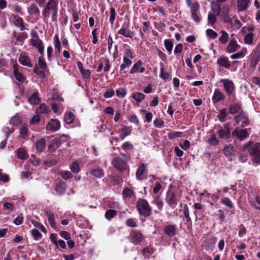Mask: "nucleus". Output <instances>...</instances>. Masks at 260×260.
Returning <instances> with one entry per match:
<instances>
[{
  "instance_id": "1",
  "label": "nucleus",
  "mask_w": 260,
  "mask_h": 260,
  "mask_svg": "<svg viewBox=\"0 0 260 260\" xmlns=\"http://www.w3.org/2000/svg\"><path fill=\"white\" fill-rule=\"evenodd\" d=\"M59 0H48L43 7L42 15L44 18L51 17L52 21L57 20Z\"/></svg>"
},
{
  "instance_id": "2",
  "label": "nucleus",
  "mask_w": 260,
  "mask_h": 260,
  "mask_svg": "<svg viewBox=\"0 0 260 260\" xmlns=\"http://www.w3.org/2000/svg\"><path fill=\"white\" fill-rule=\"evenodd\" d=\"M251 141H249L243 146V151L248 150L249 155L251 156V160L253 164L260 165V143L252 144Z\"/></svg>"
},
{
  "instance_id": "3",
  "label": "nucleus",
  "mask_w": 260,
  "mask_h": 260,
  "mask_svg": "<svg viewBox=\"0 0 260 260\" xmlns=\"http://www.w3.org/2000/svg\"><path fill=\"white\" fill-rule=\"evenodd\" d=\"M136 205L140 215L147 217L151 215L152 209L146 200L141 198L139 199Z\"/></svg>"
},
{
  "instance_id": "4",
  "label": "nucleus",
  "mask_w": 260,
  "mask_h": 260,
  "mask_svg": "<svg viewBox=\"0 0 260 260\" xmlns=\"http://www.w3.org/2000/svg\"><path fill=\"white\" fill-rule=\"evenodd\" d=\"M112 164L118 171L123 172L128 169V165L125 161L119 157H116L112 159Z\"/></svg>"
},
{
  "instance_id": "5",
  "label": "nucleus",
  "mask_w": 260,
  "mask_h": 260,
  "mask_svg": "<svg viewBox=\"0 0 260 260\" xmlns=\"http://www.w3.org/2000/svg\"><path fill=\"white\" fill-rule=\"evenodd\" d=\"M61 138H63L62 141H66L68 140L69 137L63 134L60 138H56L52 140L48 146V150L50 152H54L59 147L61 143Z\"/></svg>"
},
{
  "instance_id": "6",
  "label": "nucleus",
  "mask_w": 260,
  "mask_h": 260,
  "mask_svg": "<svg viewBox=\"0 0 260 260\" xmlns=\"http://www.w3.org/2000/svg\"><path fill=\"white\" fill-rule=\"evenodd\" d=\"M241 31L243 34H246L243 39L244 43L248 45L251 44L253 42L254 27L244 26L242 27Z\"/></svg>"
},
{
  "instance_id": "7",
  "label": "nucleus",
  "mask_w": 260,
  "mask_h": 260,
  "mask_svg": "<svg viewBox=\"0 0 260 260\" xmlns=\"http://www.w3.org/2000/svg\"><path fill=\"white\" fill-rule=\"evenodd\" d=\"M31 44L37 48L40 53H42L44 50V46L42 41L39 39L38 35L33 32L31 36Z\"/></svg>"
},
{
  "instance_id": "8",
  "label": "nucleus",
  "mask_w": 260,
  "mask_h": 260,
  "mask_svg": "<svg viewBox=\"0 0 260 260\" xmlns=\"http://www.w3.org/2000/svg\"><path fill=\"white\" fill-rule=\"evenodd\" d=\"M166 202L172 209H174L177 206L178 202L173 191L171 190L167 191L166 197Z\"/></svg>"
},
{
  "instance_id": "9",
  "label": "nucleus",
  "mask_w": 260,
  "mask_h": 260,
  "mask_svg": "<svg viewBox=\"0 0 260 260\" xmlns=\"http://www.w3.org/2000/svg\"><path fill=\"white\" fill-rule=\"evenodd\" d=\"M232 135L233 138H236L240 141L244 140L249 136L246 129H241L239 128H236L232 132Z\"/></svg>"
},
{
  "instance_id": "10",
  "label": "nucleus",
  "mask_w": 260,
  "mask_h": 260,
  "mask_svg": "<svg viewBox=\"0 0 260 260\" xmlns=\"http://www.w3.org/2000/svg\"><path fill=\"white\" fill-rule=\"evenodd\" d=\"M234 119L237 123L241 122L242 126L248 123V119L243 110H241L238 115L235 116Z\"/></svg>"
},
{
  "instance_id": "11",
  "label": "nucleus",
  "mask_w": 260,
  "mask_h": 260,
  "mask_svg": "<svg viewBox=\"0 0 260 260\" xmlns=\"http://www.w3.org/2000/svg\"><path fill=\"white\" fill-rule=\"evenodd\" d=\"M240 48L235 39H232L228 44L226 51L228 53H232L237 51Z\"/></svg>"
},
{
  "instance_id": "12",
  "label": "nucleus",
  "mask_w": 260,
  "mask_h": 260,
  "mask_svg": "<svg viewBox=\"0 0 260 260\" xmlns=\"http://www.w3.org/2000/svg\"><path fill=\"white\" fill-rule=\"evenodd\" d=\"M60 127L59 121L57 119H52L46 126V129L49 131H56Z\"/></svg>"
},
{
  "instance_id": "13",
  "label": "nucleus",
  "mask_w": 260,
  "mask_h": 260,
  "mask_svg": "<svg viewBox=\"0 0 260 260\" xmlns=\"http://www.w3.org/2000/svg\"><path fill=\"white\" fill-rule=\"evenodd\" d=\"M118 34L126 38H132L133 32L129 29V23L124 24L118 30Z\"/></svg>"
},
{
  "instance_id": "14",
  "label": "nucleus",
  "mask_w": 260,
  "mask_h": 260,
  "mask_svg": "<svg viewBox=\"0 0 260 260\" xmlns=\"http://www.w3.org/2000/svg\"><path fill=\"white\" fill-rule=\"evenodd\" d=\"M131 242L137 245L140 243L143 239V237L141 233L132 232L129 236Z\"/></svg>"
},
{
  "instance_id": "15",
  "label": "nucleus",
  "mask_w": 260,
  "mask_h": 260,
  "mask_svg": "<svg viewBox=\"0 0 260 260\" xmlns=\"http://www.w3.org/2000/svg\"><path fill=\"white\" fill-rule=\"evenodd\" d=\"M218 135L221 139H228L230 137V128L228 123H225L223 125V128L218 131Z\"/></svg>"
},
{
  "instance_id": "16",
  "label": "nucleus",
  "mask_w": 260,
  "mask_h": 260,
  "mask_svg": "<svg viewBox=\"0 0 260 260\" xmlns=\"http://www.w3.org/2000/svg\"><path fill=\"white\" fill-rule=\"evenodd\" d=\"M44 214L47 216L50 226L56 230L57 226L55 222L54 214L49 210H46L44 211Z\"/></svg>"
},
{
  "instance_id": "17",
  "label": "nucleus",
  "mask_w": 260,
  "mask_h": 260,
  "mask_svg": "<svg viewBox=\"0 0 260 260\" xmlns=\"http://www.w3.org/2000/svg\"><path fill=\"white\" fill-rule=\"evenodd\" d=\"M237 4L238 12L245 11L249 8L250 0H238Z\"/></svg>"
},
{
  "instance_id": "18",
  "label": "nucleus",
  "mask_w": 260,
  "mask_h": 260,
  "mask_svg": "<svg viewBox=\"0 0 260 260\" xmlns=\"http://www.w3.org/2000/svg\"><path fill=\"white\" fill-rule=\"evenodd\" d=\"M223 152L229 160L232 161L235 159L236 156L233 153V148L231 145L225 146Z\"/></svg>"
},
{
  "instance_id": "19",
  "label": "nucleus",
  "mask_w": 260,
  "mask_h": 260,
  "mask_svg": "<svg viewBox=\"0 0 260 260\" xmlns=\"http://www.w3.org/2000/svg\"><path fill=\"white\" fill-rule=\"evenodd\" d=\"M224 89L228 94H231L234 90V84L229 79L222 80Z\"/></svg>"
},
{
  "instance_id": "20",
  "label": "nucleus",
  "mask_w": 260,
  "mask_h": 260,
  "mask_svg": "<svg viewBox=\"0 0 260 260\" xmlns=\"http://www.w3.org/2000/svg\"><path fill=\"white\" fill-rule=\"evenodd\" d=\"M164 232L168 236L172 237L176 234V227L173 225H167L164 227Z\"/></svg>"
},
{
  "instance_id": "21",
  "label": "nucleus",
  "mask_w": 260,
  "mask_h": 260,
  "mask_svg": "<svg viewBox=\"0 0 260 260\" xmlns=\"http://www.w3.org/2000/svg\"><path fill=\"white\" fill-rule=\"evenodd\" d=\"M229 9L228 7L224 6L221 9L220 15L225 23H228L231 18L229 16Z\"/></svg>"
},
{
  "instance_id": "22",
  "label": "nucleus",
  "mask_w": 260,
  "mask_h": 260,
  "mask_svg": "<svg viewBox=\"0 0 260 260\" xmlns=\"http://www.w3.org/2000/svg\"><path fill=\"white\" fill-rule=\"evenodd\" d=\"M13 74L15 78L18 82L23 83L25 81V78L19 71L17 65L13 66Z\"/></svg>"
},
{
  "instance_id": "23",
  "label": "nucleus",
  "mask_w": 260,
  "mask_h": 260,
  "mask_svg": "<svg viewBox=\"0 0 260 260\" xmlns=\"http://www.w3.org/2000/svg\"><path fill=\"white\" fill-rule=\"evenodd\" d=\"M18 60L19 62L23 66H25L28 67H31L32 64L28 56L21 54L19 57Z\"/></svg>"
},
{
  "instance_id": "24",
  "label": "nucleus",
  "mask_w": 260,
  "mask_h": 260,
  "mask_svg": "<svg viewBox=\"0 0 260 260\" xmlns=\"http://www.w3.org/2000/svg\"><path fill=\"white\" fill-rule=\"evenodd\" d=\"M217 63L221 67H224L226 69H229L231 64L227 57L220 56L217 60Z\"/></svg>"
},
{
  "instance_id": "25",
  "label": "nucleus",
  "mask_w": 260,
  "mask_h": 260,
  "mask_svg": "<svg viewBox=\"0 0 260 260\" xmlns=\"http://www.w3.org/2000/svg\"><path fill=\"white\" fill-rule=\"evenodd\" d=\"M13 23L16 26L19 27L21 30H23L25 29L23 20L18 15L14 16Z\"/></svg>"
},
{
  "instance_id": "26",
  "label": "nucleus",
  "mask_w": 260,
  "mask_h": 260,
  "mask_svg": "<svg viewBox=\"0 0 260 260\" xmlns=\"http://www.w3.org/2000/svg\"><path fill=\"white\" fill-rule=\"evenodd\" d=\"M228 23L230 24L234 30H236L239 29L242 25L241 22L234 17L232 18H231Z\"/></svg>"
},
{
  "instance_id": "27",
  "label": "nucleus",
  "mask_w": 260,
  "mask_h": 260,
  "mask_svg": "<svg viewBox=\"0 0 260 260\" xmlns=\"http://www.w3.org/2000/svg\"><path fill=\"white\" fill-rule=\"evenodd\" d=\"M145 69L144 67H141V62L138 61L134 64L130 71V74H134L137 73H143Z\"/></svg>"
},
{
  "instance_id": "28",
  "label": "nucleus",
  "mask_w": 260,
  "mask_h": 260,
  "mask_svg": "<svg viewBox=\"0 0 260 260\" xmlns=\"http://www.w3.org/2000/svg\"><path fill=\"white\" fill-rule=\"evenodd\" d=\"M27 12L30 15H39L40 14V10L36 4H31L27 8Z\"/></svg>"
},
{
  "instance_id": "29",
  "label": "nucleus",
  "mask_w": 260,
  "mask_h": 260,
  "mask_svg": "<svg viewBox=\"0 0 260 260\" xmlns=\"http://www.w3.org/2000/svg\"><path fill=\"white\" fill-rule=\"evenodd\" d=\"M259 60L260 53L259 52H255L252 56V58L250 62V67L255 68Z\"/></svg>"
},
{
  "instance_id": "30",
  "label": "nucleus",
  "mask_w": 260,
  "mask_h": 260,
  "mask_svg": "<svg viewBox=\"0 0 260 260\" xmlns=\"http://www.w3.org/2000/svg\"><path fill=\"white\" fill-rule=\"evenodd\" d=\"M67 189V185L66 183L63 182H60L55 187L56 191L59 194H64Z\"/></svg>"
},
{
  "instance_id": "31",
  "label": "nucleus",
  "mask_w": 260,
  "mask_h": 260,
  "mask_svg": "<svg viewBox=\"0 0 260 260\" xmlns=\"http://www.w3.org/2000/svg\"><path fill=\"white\" fill-rule=\"evenodd\" d=\"M46 146V140L42 138L36 142V148L38 152H42Z\"/></svg>"
},
{
  "instance_id": "32",
  "label": "nucleus",
  "mask_w": 260,
  "mask_h": 260,
  "mask_svg": "<svg viewBox=\"0 0 260 260\" xmlns=\"http://www.w3.org/2000/svg\"><path fill=\"white\" fill-rule=\"evenodd\" d=\"M17 156L20 159H26L28 157L27 151L23 148H19L16 151Z\"/></svg>"
},
{
  "instance_id": "33",
  "label": "nucleus",
  "mask_w": 260,
  "mask_h": 260,
  "mask_svg": "<svg viewBox=\"0 0 260 260\" xmlns=\"http://www.w3.org/2000/svg\"><path fill=\"white\" fill-rule=\"evenodd\" d=\"M49 112L50 110L49 108L45 104H40L39 107L36 110V112L38 114H49Z\"/></svg>"
},
{
  "instance_id": "34",
  "label": "nucleus",
  "mask_w": 260,
  "mask_h": 260,
  "mask_svg": "<svg viewBox=\"0 0 260 260\" xmlns=\"http://www.w3.org/2000/svg\"><path fill=\"white\" fill-rule=\"evenodd\" d=\"M145 166L144 164L141 165L138 168L136 172L137 178L139 180H142L144 178V174L145 171Z\"/></svg>"
},
{
  "instance_id": "35",
  "label": "nucleus",
  "mask_w": 260,
  "mask_h": 260,
  "mask_svg": "<svg viewBox=\"0 0 260 260\" xmlns=\"http://www.w3.org/2000/svg\"><path fill=\"white\" fill-rule=\"evenodd\" d=\"M242 110L241 106L236 104H234L229 107V113L231 114H235L240 112Z\"/></svg>"
},
{
  "instance_id": "36",
  "label": "nucleus",
  "mask_w": 260,
  "mask_h": 260,
  "mask_svg": "<svg viewBox=\"0 0 260 260\" xmlns=\"http://www.w3.org/2000/svg\"><path fill=\"white\" fill-rule=\"evenodd\" d=\"M75 116L72 112L66 113L64 115V120L66 124H70L75 120Z\"/></svg>"
},
{
  "instance_id": "37",
  "label": "nucleus",
  "mask_w": 260,
  "mask_h": 260,
  "mask_svg": "<svg viewBox=\"0 0 260 260\" xmlns=\"http://www.w3.org/2000/svg\"><path fill=\"white\" fill-rule=\"evenodd\" d=\"M224 99V95L222 92H221L218 89L215 90L214 91L213 96L212 97V100L214 103H216Z\"/></svg>"
},
{
  "instance_id": "38",
  "label": "nucleus",
  "mask_w": 260,
  "mask_h": 260,
  "mask_svg": "<svg viewBox=\"0 0 260 260\" xmlns=\"http://www.w3.org/2000/svg\"><path fill=\"white\" fill-rule=\"evenodd\" d=\"M90 174L94 177L98 178L103 177L104 176V172L101 168H96L90 171Z\"/></svg>"
},
{
  "instance_id": "39",
  "label": "nucleus",
  "mask_w": 260,
  "mask_h": 260,
  "mask_svg": "<svg viewBox=\"0 0 260 260\" xmlns=\"http://www.w3.org/2000/svg\"><path fill=\"white\" fill-rule=\"evenodd\" d=\"M152 203L155 204L157 206L159 211H161L162 210L164 203L162 200L159 197H155L154 198V200L152 201Z\"/></svg>"
},
{
  "instance_id": "40",
  "label": "nucleus",
  "mask_w": 260,
  "mask_h": 260,
  "mask_svg": "<svg viewBox=\"0 0 260 260\" xmlns=\"http://www.w3.org/2000/svg\"><path fill=\"white\" fill-rule=\"evenodd\" d=\"M132 132L131 127L124 126L121 131V134L120 135V138L121 140H123L126 137L129 136Z\"/></svg>"
},
{
  "instance_id": "41",
  "label": "nucleus",
  "mask_w": 260,
  "mask_h": 260,
  "mask_svg": "<svg viewBox=\"0 0 260 260\" xmlns=\"http://www.w3.org/2000/svg\"><path fill=\"white\" fill-rule=\"evenodd\" d=\"M211 9L214 12L213 14L219 16L220 15L221 8L220 5L217 3H212L211 4Z\"/></svg>"
},
{
  "instance_id": "42",
  "label": "nucleus",
  "mask_w": 260,
  "mask_h": 260,
  "mask_svg": "<svg viewBox=\"0 0 260 260\" xmlns=\"http://www.w3.org/2000/svg\"><path fill=\"white\" fill-rule=\"evenodd\" d=\"M247 52L246 49H242L240 52L235 53L231 56V58L232 59H235L238 58H241L244 57Z\"/></svg>"
},
{
  "instance_id": "43",
  "label": "nucleus",
  "mask_w": 260,
  "mask_h": 260,
  "mask_svg": "<svg viewBox=\"0 0 260 260\" xmlns=\"http://www.w3.org/2000/svg\"><path fill=\"white\" fill-rule=\"evenodd\" d=\"M60 177L64 180H69L73 177V174L69 171L61 170L59 172Z\"/></svg>"
},
{
  "instance_id": "44",
  "label": "nucleus",
  "mask_w": 260,
  "mask_h": 260,
  "mask_svg": "<svg viewBox=\"0 0 260 260\" xmlns=\"http://www.w3.org/2000/svg\"><path fill=\"white\" fill-rule=\"evenodd\" d=\"M220 33L221 36L219 38V41L222 44H226L229 40L228 34L225 30H221Z\"/></svg>"
},
{
  "instance_id": "45",
  "label": "nucleus",
  "mask_w": 260,
  "mask_h": 260,
  "mask_svg": "<svg viewBox=\"0 0 260 260\" xmlns=\"http://www.w3.org/2000/svg\"><path fill=\"white\" fill-rule=\"evenodd\" d=\"M22 122L21 117L18 115H15L10 120V123L14 125H18Z\"/></svg>"
},
{
  "instance_id": "46",
  "label": "nucleus",
  "mask_w": 260,
  "mask_h": 260,
  "mask_svg": "<svg viewBox=\"0 0 260 260\" xmlns=\"http://www.w3.org/2000/svg\"><path fill=\"white\" fill-rule=\"evenodd\" d=\"M40 99L38 97V93H34L28 99V102L31 105H36L40 101Z\"/></svg>"
},
{
  "instance_id": "47",
  "label": "nucleus",
  "mask_w": 260,
  "mask_h": 260,
  "mask_svg": "<svg viewBox=\"0 0 260 260\" xmlns=\"http://www.w3.org/2000/svg\"><path fill=\"white\" fill-rule=\"evenodd\" d=\"M71 171L77 174L80 171V168L78 162L76 161H73L70 167Z\"/></svg>"
},
{
  "instance_id": "48",
  "label": "nucleus",
  "mask_w": 260,
  "mask_h": 260,
  "mask_svg": "<svg viewBox=\"0 0 260 260\" xmlns=\"http://www.w3.org/2000/svg\"><path fill=\"white\" fill-rule=\"evenodd\" d=\"M134 194V192L131 189L127 187L125 188L122 192V195L123 198H130Z\"/></svg>"
},
{
  "instance_id": "49",
  "label": "nucleus",
  "mask_w": 260,
  "mask_h": 260,
  "mask_svg": "<svg viewBox=\"0 0 260 260\" xmlns=\"http://www.w3.org/2000/svg\"><path fill=\"white\" fill-rule=\"evenodd\" d=\"M164 44L169 54H171L173 47V44L172 42L169 39H167L165 40Z\"/></svg>"
},
{
  "instance_id": "50",
  "label": "nucleus",
  "mask_w": 260,
  "mask_h": 260,
  "mask_svg": "<svg viewBox=\"0 0 260 260\" xmlns=\"http://www.w3.org/2000/svg\"><path fill=\"white\" fill-rule=\"evenodd\" d=\"M227 116L226 109H222L220 110L218 118L221 122H224L226 120V117Z\"/></svg>"
},
{
  "instance_id": "51",
  "label": "nucleus",
  "mask_w": 260,
  "mask_h": 260,
  "mask_svg": "<svg viewBox=\"0 0 260 260\" xmlns=\"http://www.w3.org/2000/svg\"><path fill=\"white\" fill-rule=\"evenodd\" d=\"M117 214V212L113 209H109L106 212L105 217L108 220H111Z\"/></svg>"
},
{
  "instance_id": "52",
  "label": "nucleus",
  "mask_w": 260,
  "mask_h": 260,
  "mask_svg": "<svg viewBox=\"0 0 260 260\" xmlns=\"http://www.w3.org/2000/svg\"><path fill=\"white\" fill-rule=\"evenodd\" d=\"M132 97L138 102H141L145 98V95L141 92H136Z\"/></svg>"
},
{
  "instance_id": "53",
  "label": "nucleus",
  "mask_w": 260,
  "mask_h": 260,
  "mask_svg": "<svg viewBox=\"0 0 260 260\" xmlns=\"http://www.w3.org/2000/svg\"><path fill=\"white\" fill-rule=\"evenodd\" d=\"M217 16L213 13L211 12L209 13L208 15V23L211 25H213L216 22L217 18L216 17Z\"/></svg>"
},
{
  "instance_id": "54",
  "label": "nucleus",
  "mask_w": 260,
  "mask_h": 260,
  "mask_svg": "<svg viewBox=\"0 0 260 260\" xmlns=\"http://www.w3.org/2000/svg\"><path fill=\"white\" fill-rule=\"evenodd\" d=\"M28 132V125L26 124H23L21 129L20 132V136L21 138H25Z\"/></svg>"
},
{
  "instance_id": "55",
  "label": "nucleus",
  "mask_w": 260,
  "mask_h": 260,
  "mask_svg": "<svg viewBox=\"0 0 260 260\" xmlns=\"http://www.w3.org/2000/svg\"><path fill=\"white\" fill-rule=\"evenodd\" d=\"M61 48L60 41L58 35L55 36V49L56 52L60 53Z\"/></svg>"
},
{
  "instance_id": "56",
  "label": "nucleus",
  "mask_w": 260,
  "mask_h": 260,
  "mask_svg": "<svg viewBox=\"0 0 260 260\" xmlns=\"http://www.w3.org/2000/svg\"><path fill=\"white\" fill-rule=\"evenodd\" d=\"M30 233L35 240H38L42 238V234L37 229H34L31 230Z\"/></svg>"
},
{
  "instance_id": "57",
  "label": "nucleus",
  "mask_w": 260,
  "mask_h": 260,
  "mask_svg": "<svg viewBox=\"0 0 260 260\" xmlns=\"http://www.w3.org/2000/svg\"><path fill=\"white\" fill-rule=\"evenodd\" d=\"M221 202L223 205L226 206L229 208L231 209L233 208V204L229 198L225 197L223 198Z\"/></svg>"
},
{
  "instance_id": "58",
  "label": "nucleus",
  "mask_w": 260,
  "mask_h": 260,
  "mask_svg": "<svg viewBox=\"0 0 260 260\" xmlns=\"http://www.w3.org/2000/svg\"><path fill=\"white\" fill-rule=\"evenodd\" d=\"M206 35L208 37L212 39H215L218 36V34L211 29H207Z\"/></svg>"
},
{
  "instance_id": "59",
  "label": "nucleus",
  "mask_w": 260,
  "mask_h": 260,
  "mask_svg": "<svg viewBox=\"0 0 260 260\" xmlns=\"http://www.w3.org/2000/svg\"><path fill=\"white\" fill-rule=\"evenodd\" d=\"M153 124L155 127L160 128L164 125V121L160 118H156L153 121Z\"/></svg>"
},
{
  "instance_id": "60",
  "label": "nucleus",
  "mask_w": 260,
  "mask_h": 260,
  "mask_svg": "<svg viewBox=\"0 0 260 260\" xmlns=\"http://www.w3.org/2000/svg\"><path fill=\"white\" fill-rule=\"evenodd\" d=\"M208 143L212 146L216 145L219 141L217 140L214 135H212L211 137L208 140Z\"/></svg>"
},
{
  "instance_id": "61",
  "label": "nucleus",
  "mask_w": 260,
  "mask_h": 260,
  "mask_svg": "<svg viewBox=\"0 0 260 260\" xmlns=\"http://www.w3.org/2000/svg\"><path fill=\"white\" fill-rule=\"evenodd\" d=\"M116 12L114 8L111 7L110 8V22L111 24H113L114 21L115 19Z\"/></svg>"
},
{
  "instance_id": "62",
  "label": "nucleus",
  "mask_w": 260,
  "mask_h": 260,
  "mask_svg": "<svg viewBox=\"0 0 260 260\" xmlns=\"http://www.w3.org/2000/svg\"><path fill=\"white\" fill-rule=\"evenodd\" d=\"M190 11L191 14L192 13H196L198 12L200 6L199 3L197 2H195L193 3H192V6L190 7Z\"/></svg>"
},
{
  "instance_id": "63",
  "label": "nucleus",
  "mask_w": 260,
  "mask_h": 260,
  "mask_svg": "<svg viewBox=\"0 0 260 260\" xmlns=\"http://www.w3.org/2000/svg\"><path fill=\"white\" fill-rule=\"evenodd\" d=\"M32 223L36 227L39 228L42 232L47 233V230L46 228L42 223L38 221H34L32 222Z\"/></svg>"
},
{
  "instance_id": "64",
  "label": "nucleus",
  "mask_w": 260,
  "mask_h": 260,
  "mask_svg": "<svg viewBox=\"0 0 260 260\" xmlns=\"http://www.w3.org/2000/svg\"><path fill=\"white\" fill-rule=\"evenodd\" d=\"M122 148L125 151L132 150L133 146L129 142H126L122 145Z\"/></svg>"
}]
</instances>
